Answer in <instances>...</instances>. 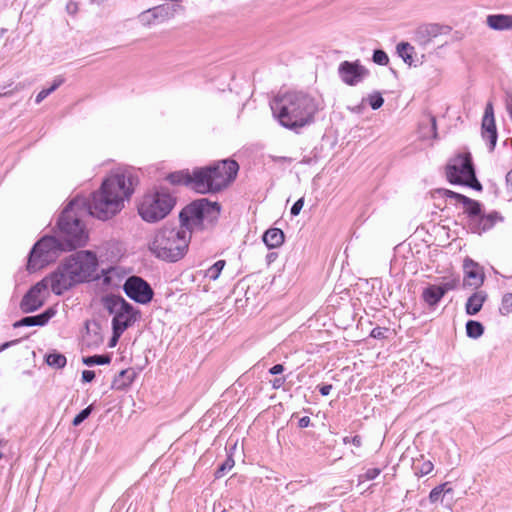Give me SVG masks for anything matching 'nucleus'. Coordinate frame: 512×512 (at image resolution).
Segmentation results:
<instances>
[{
    "instance_id": "39448f33",
    "label": "nucleus",
    "mask_w": 512,
    "mask_h": 512,
    "mask_svg": "<svg viewBox=\"0 0 512 512\" xmlns=\"http://www.w3.org/2000/svg\"><path fill=\"white\" fill-rule=\"evenodd\" d=\"M85 204V198L77 197L68 203L59 217L58 227L68 250L84 246L88 241V232L81 221Z\"/></svg>"
},
{
    "instance_id": "423d86ee",
    "label": "nucleus",
    "mask_w": 512,
    "mask_h": 512,
    "mask_svg": "<svg viewBox=\"0 0 512 512\" xmlns=\"http://www.w3.org/2000/svg\"><path fill=\"white\" fill-rule=\"evenodd\" d=\"M176 198L166 189L152 190L143 195L138 203V213L149 223L164 219L174 208Z\"/></svg>"
},
{
    "instance_id": "a19ab883",
    "label": "nucleus",
    "mask_w": 512,
    "mask_h": 512,
    "mask_svg": "<svg viewBox=\"0 0 512 512\" xmlns=\"http://www.w3.org/2000/svg\"><path fill=\"white\" fill-rule=\"evenodd\" d=\"M433 463L429 460L424 461L420 466L414 465L415 473L419 476H425L432 472L433 470Z\"/></svg>"
},
{
    "instance_id": "412c9836",
    "label": "nucleus",
    "mask_w": 512,
    "mask_h": 512,
    "mask_svg": "<svg viewBox=\"0 0 512 512\" xmlns=\"http://www.w3.org/2000/svg\"><path fill=\"white\" fill-rule=\"evenodd\" d=\"M486 24L489 28L496 31L512 30V15L491 14L486 18Z\"/></svg>"
},
{
    "instance_id": "6e6552de",
    "label": "nucleus",
    "mask_w": 512,
    "mask_h": 512,
    "mask_svg": "<svg viewBox=\"0 0 512 512\" xmlns=\"http://www.w3.org/2000/svg\"><path fill=\"white\" fill-rule=\"evenodd\" d=\"M102 305L110 314L114 315L112 329L115 330L116 336L122 335L136 321L137 312L122 296L106 295L102 298Z\"/></svg>"
},
{
    "instance_id": "49530a36",
    "label": "nucleus",
    "mask_w": 512,
    "mask_h": 512,
    "mask_svg": "<svg viewBox=\"0 0 512 512\" xmlns=\"http://www.w3.org/2000/svg\"><path fill=\"white\" fill-rule=\"evenodd\" d=\"M387 329L382 327H375L372 329L370 336L375 339H382L385 337Z\"/></svg>"
},
{
    "instance_id": "dca6fc26",
    "label": "nucleus",
    "mask_w": 512,
    "mask_h": 512,
    "mask_svg": "<svg viewBox=\"0 0 512 512\" xmlns=\"http://www.w3.org/2000/svg\"><path fill=\"white\" fill-rule=\"evenodd\" d=\"M175 11L174 6L163 4L143 11L138 18L142 25L150 26L169 19L174 15Z\"/></svg>"
},
{
    "instance_id": "cd10ccee",
    "label": "nucleus",
    "mask_w": 512,
    "mask_h": 512,
    "mask_svg": "<svg viewBox=\"0 0 512 512\" xmlns=\"http://www.w3.org/2000/svg\"><path fill=\"white\" fill-rule=\"evenodd\" d=\"M413 52H414V47L407 42H401L397 45V53L403 59V61L408 65H412V63H413V57H412Z\"/></svg>"
},
{
    "instance_id": "f3484780",
    "label": "nucleus",
    "mask_w": 512,
    "mask_h": 512,
    "mask_svg": "<svg viewBox=\"0 0 512 512\" xmlns=\"http://www.w3.org/2000/svg\"><path fill=\"white\" fill-rule=\"evenodd\" d=\"M463 287L477 289L482 286L485 275L483 268L470 258H466L463 262Z\"/></svg>"
},
{
    "instance_id": "bb28decb",
    "label": "nucleus",
    "mask_w": 512,
    "mask_h": 512,
    "mask_svg": "<svg viewBox=\"0 0 512 512\" xmlns=\"http://www.w3.org/2000/svg\"><path fill=\"white\" fill-rule=\"evenodd\" d=\"M135 372L132 369L122 370L115 376L112 382V388L116 390H123L127 388L134 380Z\"/></svg>"
},
{
    "instance_id": "4be33fe9",
    "label": "nucleus",
    "mask_w": 512,
    "mask_h": 512,
    "mask_svg": "<svg viewBox=\"0 0 512 512\" xmlns=\"http://www.w3.org/2000/svg\"><path fill=\"white\" fill-rule=\"evenodd\" d=\"M167 180L173 185H185L195 190L196 186V169L190 174L188 171H177L170 173Z\"/></svg>"
},
{
    "instance_id": "4c0bfd02",
    "label": "nucleus",
    "mask_w": 512,
    "mask_h": 512,
    "mask_svg": "<svg viewBox=\"0 0 512 512\" xmlns=\"http://www.w3.org/2000/svg\"><path fill=\"white\" fill-rule=\"evenodd\" d=\"M372 60L375 64L386 66L389 63V57L384 50L376 49L373 52Z\"/></svg>"
},
{
    "instance_id": "de8ad7c7",
    "label": "nucleus",
    "mask_w": 512,
    "mask_h": 512,
    "mask_svg": "<svg viewBox=\"0 0 512 512\" xmlns=\"http://www.w3.org/2000/svg\"><path fill=\"white\" fill-rule=\"evenodd\" d=\"M303 205H304V200H303V198L298 199V200L293 204V206L291 207V211H290V212H291V215H293V216H297V215L300 213L301 209L303 208Z\"/></svg>"
},
{
    "instance_id": "c03bdc74",
    "label": "nucleus",
    "mask_w": 512,
    "mask_h": 512,
    "mask_svg": "<svg viewBox=\"0 0 512 512\" xmlns=\"http://www.w3.org/2000/svg\"><path fill=\"white\" fill-rule=\"evenodd\" d=\"M381 473V469L379 468H371L368 469L364 475L360 476L361 479L364 480H373Z\"/></svg>"
},
{
    "instance_id": "2f4dec72",
    "label": "nucleus",
    "mask_w": 512,
    "mask_h": 512,
    "mask_svg": "<svg viewBox=\"0 0 512 512\" xmlns=\"http://www.w3.org/2000/svg\"><path fill=\"white\" fill-rule=\"evenodd\" d=\"M110 362L111 357L109 355H93L83 358V363L87 366L105 365L109 364Z\"/></svg>"
},
{
    "instance_id": "864d4df0",
    "label": "nucleus",
    "mask_w": 512,
    "mask_h": 512,
    "mask_svg": "<svg viewBox=\"0 0 512 512\" xmlns=\"http://www.w3.org/2000/svg\"><path fill=\"white\" fill-rule=\"evenodd\" d=\"M283 371H284V366L282 364H276L269 369V373L272 375L281 374Z\"/></svg>"
},
{
    "instance_id": "603ef678",
    "label": "nucleus",
    "mask_w": 512,
    "mask_h": 512,
    "mask_svg": "<svg viewBox=\"0 0 512 512\" xmlns=\"http://www.w3.org/2000/svg\"><path fill=\"white\" fill-rule=\"evenodd\" d=\"M285 381H286L285 377H278V378H275L274 380H272L271 384L274 389H279L283 386Z\"/></svg>"
},
{
    "instance_id": "bf43d9fd",
    "label": "nucleus",
    "mask_w": 512,
    "mask_h": 512,
    "mask_svg": "<svg viewBox=\"0 0 512 512\" xmlns=\"http://www.w3.org/2000/svg\"><path fill=\"white\" fill-rule=\"evenodd\" d=\"M18 340L8 341L0 345V352L4 351L5 349L9 348L10 346L16 344Z\"/></svg>"
},
{
    "instance_id": "f03ea898",
    "label": "nucleus",
    "mask_w": 512,
    "mask_h": 512,
    "mask_svg": "<svg viewBox=\"0 0 512 512\" xmlns=\"http://www.w3.org/2000/svg\"><path fill=\"white\" fill-rule=\"evenodd\" d=\"M271 109L283 127L297 131L314 121L319 102L310 94L293 91L276 99Z\"/></svg>"
},
{
    "instance_id": "79ce46f5",
    "label": "nucleus",
    "mask_w": 512,
    "mask_h": 512,
    "mask_svg": "<svg viewBox=\"0 0 512 512\" xmlns=\"http://www.w3.org/2000/svg\"><path fill=\"white\" fill-rule=\"evenodd\" d=\"M13 326L15 328L22 327V326H26V327L35 326L34 316H26V317L22 318L21 320L15 322L13 324Z\"/></svg>"
},
{
    "instance_id": "5701e85b",
    "label": "nucleus",
    "mask_w": 512,
    "mask_h": 512,
    "mask_svg": "<svg viewBox=\"0 0 512 512\" xmlns=\"http://www.w3.org/2000/svg\"><path fill=\"white\" fill-rule=\"evenodd\" d=\"M482 137L489 144V150L493 151L497 143V129L495 124V118H483L482 119Z\"/></svg>"
},
{
    "instance_id": "393cba45",
    "label": "nucleus",
    "mask_w": 512,
    "mask_h": 512,
    "mask_svg": "<svg viewBox=\"0 0 512 512\" xmlns=\"http://www.w3.org/2000/svg\"><path fill=\"white\" fill-rule=\"evenodd\" d=\"M284 233L279 228H270L263 235V242L268 248H277L284 242Z\"/></svg>"
},
{
    "instance_id": "a878e982",
    "label": "nucleus",
    "mask_w": 512,
    "mask_h": 512,
    "mask_svg": "<svg viewBox=\"0 0 512 512\" xmlns=\"http://www.w3.org/2000/svg\"><path fill=\"white\" fill-rule=\"evenodd\" d=\"M443 297L437 285H429L422 292V299L429 307H435Z\"/></svg>"
},
{
    "instance_id": "1a4fd4ad",
    "label": "nucleus",
    "mask_w": 512,
    "mask_h": 512,
    "mask_svg": "<svg viewBox=\"0 0 512 512\" xmlns=\"http://www.w3.org/2000/svg\"><path fill=\"white\" fill-rule=\"evenodd\" d=\"M446 176L450 183L468 186L481 191L470 154L458 155L446 167Z\"/></svg>"
},
{
    "instance_id": "7ed1b4c3",
    "label": "nucleus",
    "mask_w": 512,
    "mask_h": 512,
    "mask_svg": "<svg viewBox=\"0 0 512 512\" xmlns=\"http://www.w3.org/2000/svg\"><path fill=\"white\" fill-rule=\"evenodd\" d=\"M191 239V229L181 223L179 227H164L158 230L149 243L155 257L167 262H176L184 257Z\"/></svg>"
},
{
    "instance_id": "9b49d317",
    "label": "nucleus",
    "mask_w": 512,
    "mask_h": 512,
    "mask_svg": "<svg viewBox=\"0 0 512 512\" xmlns=\"http://www.w3.org/2000/svg\"><path fill=\"white\" fill-rule=\"evenodd\" d=\"M63 263L78 283L88 281L98 265L95 253L88 250L78 251L70 255Z\"/></svg>"
},
{
    "instance_id": "9d476101",
    "label": "nucleus",
    "mask_w": 512,
    "mask_h": 512,
    "mask_svg": "<svg viewBox=\"0 0 512 512\" xmlns=\"http://www.w3.org/2000/svg\"><path fill=\"white\" fill-rule=\"evenodd\" d=\"M220 213V205L217 202H210L203 198L194 201L183 209L179 215L181 223L190 229L200 225L205 219L216 218Z\"/></svg>"
},
{
    "instance_id": "c85d7f7f",
    "label": "nucleus",
    "mask_w": 512,
    "mask_h": 512,
    "mask_svg": "<svg viewBox=\"0 0 512 512\" xmlns=\"http://www.w3.org/2000/svg\"><path fill=\"white\" fill-rule=\"evenodd\" d=\"M484 333V326L475 320H469L466 323V334L469 338L478 339Z\"/></svg>"
},
{
    "instance_id": "0eeeda50",
    "label": "nucleus",
    "mask_w": 512,
    "mask_h": 512,
    "mask_svg": "<svg viewBox=\"0 0 512 512\" xmlns=\"http://www.w3.org/2000/svg\"><path fill=\"white\" fill-rule=\"evenodd\" d=\"M68 250L62 240L53 236H44L32 248L27 262V270L35 272L54 261L59 252Z\"/></svg>"
},
{
    "instance_id": "3c124183",
    "label": "nucleus",
    "mask_w": 512,
    "mask_h": 512,
    "mask_svg": "<svg viewBox=\"0 0 512 512\" xmlns=\"http://www.w3.org/2000/svg\"><path fill=\"white\" fill-rule=\"evenodd\" d=\"M507 193L512 197V169L506 174Z\"/></svg>"
},
{
    "instance_id": "6ab92c4d",
    "label": "nucleus",
    "mask_w": 512,
    "mask_h": 512,
    "mask_svg": "<svg viewBox=\"0 0 512 512\" xmlns=\"http://www.w3.org/2000/svg\"><path fill=\"white\" fill-rule=\"evenodd\" d=\"M449 32V26H444L437 23L423 24L416 29L415 40L418 44L426 46L437 36L447 34Z\"/></svg>"
},
{
    "instance_id": "052dcab7",
    "label": "nucleus",
    "mask_w": 512,
    "mask_h": 512,
    "mask_svg": "<svg viewBox=\"0 0 512 512\" xmlns=\"http://www.w3.org/2000/svg\"><path fill=\"white\" fill-rule=\"evenodd\" d=\"M120 336H121V335L116 336V334H115V330H113V336H112V338H111V340H110V344H109V346H110V347H114V346L116 345V343H117L118 339L120 338Z\"/></svg>"
},
{
    "instance_id": "7c9ffc66",
    "label": "nucleus",
    "mask_w": 512,
    "mask_h": 512,
    "mask_svg": "<svg viewBox=\"0 0 512 512\" xmlns=\"http://www.w3.org/2000/svg\"><path fill=\"white\" fill-rule=\"evenodd\" d=\"M460 285V279L458 276L444 277L441 284L437 285L440 291L445 295L447 292L455 290Z\"/></svg>"
},
{
    "instance_id": "13d9d810",
    "label": "nucleus",
    "mask_w": 512,
    "mask_h": 512,
    "mask_svg": "<svg viewBox=\"0 0 512 512\" xmlns=\"http://www.w3.org/2000/svg\"><path fill=\"white\" fill-rule=\"evenodd\" d=\"M310 425V418L308 416H303L298 421V426L300 428H306Z\"/></svg>"
},
{
    "instance_id": "4468645a",
    "label": "nucleus",
    "mask_w": 512,
    "mask_h": 512,
    "mask_svg": "<svg viewBox=\"0 0 512 512\" xmlns=\"http://www.w3.org/2000/svg\"><path fill=\"white\" fill-rule=\"evenodd\" d=\"M338 75L346 85L356 86L369 75V70L359 60L343 61L339 64Z\"/></svg>"
},
{
    "instance_id": "c756f323",
    "label": "nucleus",
    "mask_w": 512,
    "mask_h": 512,
    "mask_svg": "<svg viewBox=\"0 0 512 512\" xmlns=\"http://www.w3.org/2000/svg\"><path fill=\"white\" fill-rule=\"evenodd\" d=\"M447 493H452V488L448 486V483L438 485L431 490L429 500L431 503H436L442 500Z\"/></svg>"
},
{
    "instance_id": "aec40b11",
    "label": "nucleus",
    "mask_w": 512,
    "mask_h": 512,
    "mask_svg": "<svg viewBox=\"0 0 512 512\" xmlns=\"http://www.w3.org/2000/svg\"><path fill=\"white\" fill-rule=\"evenodd\" d=\"M502 217L497 212L489 214H481L476 223H470V229L473 233L481 234L491 229L497 221H501Z\"/></svg>"
},
{
    "instance_id": "a211bd4d",
    "label": "nucleus",
    "mask_w": 512,
    "mask_h": 512,
    "mask_svg": "<svg viewBox=\"0 0 512 512\" xmlns=\"http://www.w3.org/2000/svg\"><path fill=\"white\" fill-rule=\"evenodd\" d=\"M440 193L445 198L455 199L465 207V213L470 217V223H476L481 215V205L478 201L473 200L465 195L456 193L448 189H439Z\"/></svg>"
},
{
    "instance_id": "58836bf2",
    "label": "nucleus",
    "mask_w": 512,
    "mask_h": 512,
    "mask_svg": "<svg viewBox=\"0 0 512 512\" xmlns=\"http://www.w3.org/2000/svg\"><path fill=\"white\" fill-rule=\"evenodd\" d=\"M368 102L373 110H377L383 105L384 99L379 92H374L368 96Z\"/></svg>"
},
{
    "instance_id": "4d7b16f0",
    "label": "nucleus",
    "mask_w": 512,
    "mask_h": 512,
    "mask_svg": "<svg viewBox=\"0 0 512 512\" xmlns=\"http://www.w3.org/2000/svg\"><path fill=\"white\" fill-rule=\"evenodd\" d=\"M49 96V94L47 93V91L45 89H42L37 95H36V98H35V102L37 104L41 103L45 98H47Z\"/></svg>"
},
{
    "instance_id": "a18cd8bd",
    "label": "nucleus",
    "mask_w": 512,
    "mask_h": 512,
    "mask_svg": "<svg viewBox=\"0 0 512 512\" xmlns=\"http://www.w3.org/2000/svg\"><path fill=\"white\" fill-rule=\"evenodd\" d=\"M64 83V78L62 76H57L54 80H53V83L52 85L45 89L47 91V93L50 95L51 93H53L60 85H62Z\"/></svg>"
},
{
    "instance_id": "5fc2aeb1",
    "label": "nucleus",
    "mask_w": 512,
    "mask_h": 512,
    "mask_svg": "<svg viewBox=\"0 0 512 512\" xmlns=\"http://www.w3.org/2000/svg\"><path fill=\"white\" fill-rule=\"evenodd\" d=\"M331 390H332V385L331 384H325V385L319 386V392L323 396L329 395Z\"/></svg>"
},
{
    "instance_id": "2eb2a0df",
    "label": "nucleus",
    "mask_w": 512,
    "mask_h": 512,
    "mask_svg": "<svg viewBox=\"0 0 512 512\" xmlns=\"http://www.w3.org/2000/svg\"><path fill=\"white\" fill-rule=\"evenodd\" d=\"M47 278L48 287L50 286L52 292L56 295H61L74 285L78 284L64 263L59 265V267Z\"/></svg>"
},
{
    "instance_id": "09e8293b",
    "label": "nucleus",
    "mask_w": 512,
    "mask_h": 512,
    "mask_svg": "<svg viewBox=\"0 0 512 512\" xmlns=\"http://www.w3.org/2000/svg\"><path fill=\"white\" fill-rule=\"evenodd\" d=\"M95 378V372L92 370H84L82 372V381L83 382H91Z\"/></svg>"
},
{
    "instance_id": "6e6d98bb",
    "label": "nucleus",
    "mask_w": 512,
    "mask_h": 512,
    "mask_svg": "<svg viewBox=\"0 0 512 512\" xmlns=\"http://www.w3.org/2000/svg\"><path fill=\"white\" fill-rule=\"evenodd\" d=\"M428 123L430 125V129H431V132L433 134V137H436L437 132H436V119H435V117L429 116L428 117Z\"/></svg>"
},
{
    "instance_id": "b1692460",
    "label": "nucleus",
    "mask_w": 512,
    "mask_h": 512,
    "mask_svg": "<svg viewBox=\"0 0 512 512\" xmlns=\"http://www.w3.org/2000/svg\"><path fill=\"white\" fill-rule=\"evenodd\" d=\"M487 299V293L484 291H477L473 293L466 302L465 310L468 315H476L482 308Z\"/></svg>"
},
{
    "instance_id": "680f3d73",
    "label": "nucleus",
    "mask_w": 512,
    "mask_h": 512,
    "mask_svg": "<svg viewBox=\"0 0 512 512\" xmlns=\"http://www.w3.org/2000/svg\"><path fill=\"white\" fill-rule=\"evenodd\" d=\"M2 457V453H0V458Z\"/></svg>"
},
{
    "instance_id": "f257e3e1",
    "label": "nucleus",
    "mask_w": 512,
    "mask_h": 512,
    "mask_svg": "<svg viewBox=\"0 0 512 512\" xmlns=\"http://www.w3.org/2000/svg\"><path fill=\"white\" fill-rule=\"evenodd\" d=\"M138 176L125 170L117 172L105 179L100 189L91 195L82 207L83 215L90 214L100 220H108L123 208L124 200L128 199L138 185Z\"/></svg>"
},
{
    "instance_id": "ddd939ff",
    "label": "nucleus",
    "mask_w": 512,
    "mask_h": 512,
    "mask_svg": "<svg viewBox=\"0 0 512 512\" xmlns=\"http://www.w3.org/2000/svg\"><path fill=\"white\" fill-rule=\"evenodd\" d=\"M123 290L130 299L140 304L149 303L154 295L151 286L138 276L129 277L124 283Z\"/></svg>"
},
{
    "instance_id": "72a5a7b5",
    "label": "nucleus",
    "mask_w": 512,
    "mask_h": 512,
    "mask_svg": "<svg viewBox=\"0 0 512 512\" xmlns=\"http://www.w3.org/2000/svg\"><path fill=\"white\" fill-rule=\"evenodd\" d=\"M46 363L54 368H63L66 365V357L60 353H51L47 355Z\"/></svg>"
},
{
    "instance_id": "ea45409f",
    "label": "nucleus",
    "mask_w": 512,
    "mask_h": 512,
    "mask_svg": "<svg viewBox=\"0 0 512 512\" xmlns=\"http://www.w3.org/2000/svg\"><path fill=\"white\" fill-rule=\"evenodd\" d=\"M92 410H93V405H89L88 407L83 409L80 413H78L74 417L72 424L74 426H79L84 420H86L90 416V414L92 413Z\"/></svg>"
},
{
    "instance_id": "37998d69",
    "label": "nucleus",
    "mask_w": 512,
    "mask_h": 512,
    "mask_svg": "<svg viewBox=\"0 0 512 512\" xmlns=\"http://www.w3.org/2000/svg\"><path fill=\"white\" fill-rule=\"evenodd\" d=\"M343 443L344 444L350 443V444L354 445L355 447L359 448L362 446V438L359 435H355L353 437L346 436L343 438Z\"/></svg>"
},
{
    "instance_id": "f704fd0d",
    "label": "nucleus",
    "mask_w": 512,
    "mask_h": 512,
    "mask_svg": "<svg viewBox=\"0 0 512 512\" xmlns=\"http://www.w3.org/2000/svg\"><path fill=\"white\" fill-rule=\"evenodd\" d=\"M499 312L502 315L512 314V293L503 295Z\"/></svg>"
},
{
    "instance_id": "e433bc0d",
    "label": "nucleus",
    "mask_w": 512,
    "mask_h": 512,
    "mask_svg": "<svg viewBox=\"0 0 512 512\" xmlns=\"http://www.w3.org/2000/svg\"><path fill=\"white\" fill-rule=\"evenodd\" d=\"M54 315L55 311L52 308L47 309L39 315H35V326H44Z\"/></svg>"
},
{
    "instance_id": "8fccbe9b",
    "label": "nucleus",
    "mask_w": 512,
    "mask_h": 512,
    "mask_svg": "<svg viewBox=\"0 0 512 512\" xmlns=\"http://www.w3.org/2000/svg\"><path fill=\"white\" fill-rule=\"evenodd\" d=\"M483 118H486V119L494 118V110H493V105L491 102L487 103Z\"/></svg>"
},
{
    "instance_id": "f8f14e48",
    "label": "nucleus",
    "mask_w": 512,
    "mask_h": 512,
    "mask_svg": "<svg viewBox=\"0 0 512 512\" xmlns=\"http://www.w3.org/2000/svg\"><path fill=\"white\" fill-rule=\"evenodd\" d=\"M48 296V278L33 285L23 296L20 309L24 313H32L42 307Z\"/></svg>"
},
{
    "instance_id": "473e14b6",
    "label": "nucleus",
    "mask_w": 512,
    "mask_h": 512,
    "mask_svg": "<svg viewBox=\"0 0 512 512\" xmlns=\"http://www.w3.org/2000/svg\"><path fill=\"white\" fill-rule=\"evenodd\" d=\"M225 266L224 260L216 261L211 267H209L205 273V276L210 280H217Z\"/></svg>"
},
{
    "instance_id": "c9c22d12",
    "label": "nucleus",
    "mask_w": 512,
    "mask_h": 512,
    "mask_svg": "<svg viewBox=\"0 0 512 512\" xmlns=\"http://www.w3.org/2000/svg\"><path fill=\"white\" fill-rule=\"evenodd\" d=\"M234 460L231 456H228L226 460L218 467L215 471V477L221 478L223 477L227 471H230L234 467Z\"/></svg>"
},
{
    "instance_id": "20e7f679",
    "label": "nucleus",
    "mask_w": 512,
    "mask_h": 512,
    "mask_svg": "<svg viewBox=\"0 0 512 512\" xmlns=\"http://www.w3.org/2000/svg\"><path fill=\"white\" fill-rule=\"evenodd\" d=\"M238 170V163L232 159L196 168L195 191L202 194L221 191L235 180Z\"/></svg>"
}]
</instances>
